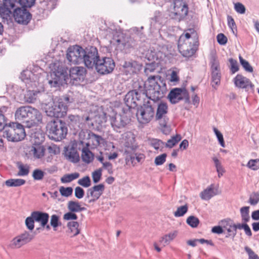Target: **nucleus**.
<instances>
[{
    "instance_id": "1",
    "label": "nucleus",
    "mask_w": 259,
    "mask_h": 259,
    "mask_svg": "<svg viewBox=\"0 0 259 259\" xmlns=\"http://www.w3.org/2000/svg\"><path fill=\"white\" fill-rule=\"evenodd\" d=\"M15 116L18 121L26 122V126L29 128L37 125L42 121L41 113L30 106H23L17 108Z\"/></svg>"
},
{
    "instance_id": "2",
    "label": "nucleus",
    "mask_w": 259,
    "mask_h": 259,
    "mask_svg": "<svg viewBox=\"0 0 259 259\" xmlns=\"http://www.w3.org/2000/svg\"><path fill=\"white\" fill-rule=\"evenodd\" d=\"M157 78L158 76H150L144 83L146 96L154 102L161 99L166 91V84L161 81L158 83Z\"/></svg>"
},
{
    "instance_id": "3",
    "label": "nucleus",
    "mask_w": 259,
    "mask_h": 259,
    "mask_svg": "<svg viewBox=\"0 0 259 259\" xmlns=\"http://www.w3.org/2000/svg\"><path fill=\"white\" fill-rule=\"evenodd\" d=\"M49 137L56 141H60L66 138L68 128L66 123L59 119H54L47 124Z\"/></svg>"
},
{
    "instance_id": "4",
    "label": "nucleus",
    "mask_w": 259,
    "mask_h": 259,
    "mask_svg": "<svg viewBox=\"0 0 259 259\" xmlns=\"http://www.w3.org/2000/svg\"><path fill=\"white\" fill-rule=\"evenodd\" d=\"M25 136L24 126L18 122L10 123L5 127L3 132V137L11 142L21 141Z\"/></svg>"
},
{
    "instance_id": "5",
    "label": "nucleus",
    "mask_w": 259,
    "mask_h": 259,
    "mask_svg": "<svg viewBox=\"0 0 259 259\" xmlns=\"http://www.w3.org/2000/svg\"><path fill=\"white\" fill-rule=\"evenodd\" d=\"M44 108L48 116L56 117V119L64 116L67 111V106L62 100L46 104Z\"/></svg>"
},
{
    "instance_id": "6",
    "label": "nucleus",
    "mask_w": 259,
    "mask_h": 259,
    "mask_svg": "<svg viewBox=\"0 0 259 259\" xmlns=\"http://www.w3.org/2000/svg\"><path fill=\"white\" fill-rule=\"evenodd\" d=\"M49 219V214L40 211H34L31 213L29 217L25 220V225L27 228L32 231L34 228V222L40 223V226L45 228L48 224Z\"/></svg>"
},
{
    "instance_id": "7",
    "label": "nucleus",
    "mask_w": 259,
    "mask_h": 259,
    "mask_svg": "<svg viewBox=\"0 0 259 259\" xmlns=\"http://www.w3.org/2000/svg\"><path fill=\"white\" fill-rule=\"evenodd\" d=\"M100 58L97 49L95 47H89L83 49L82 63L87 68H94Z\"/></svg>"
},
{
    "instance_id": "8",
    "label": "nucleus",
    "mask_w": 259,
    "mask_h": 259,
    "mask_svg": "<svg viewBox=\"0 0 259 259\" xmlns=\"http://www.w3.org/2000/svg\"><path fill=\"white\" fill-rule=\"evenodd\" d=\"M68 79L67 70L63 67H58L51 74V78L48 79V83L51 87H59L66 84Z\"/></svg>"
},
{
    "instance_id": "9",
    "label": "nucleus",
    "mask_w": 259,
    "mask_h": 259,
    "mask_svg": "<svg viewBox=\"0 0 259 259\" xmlns=\"http://www.w3.org/2000/svg\"><path fill=\"white\" fill-rule=\"evenodd\" d=\"M155 111L151 102L148 101L138 109L137 116L139 121L143 124L149 122L153 118Z\"/></svg>"
},
{
    "instance_id": "10",
    "label": "nucleus",
    "mask_w": 259,
    "mask_h": 259,
    "mask_svg": "<svg viewBox=\"0 0 259 259\" xmlns=\"http://www.w3.org/2000/svg\"><path fill=\"white\" fill-rule=\"evenodd\" d=\"M188 13L187 4L183 0H175L174 2V11L170 14V17L178 21L183 20Z\"/></svg>"
},
{
    "instance_id": "11",
    "label": "nucleus",
    "mask_w": 259,
    "mask_h": 259,
    "mask_svg": "<svg viewBox=\"0 0 259 259\" xmlns=\"http://www.w3.org/2000/svg\"><path fill=\"white\" fill-rule=\"evenodd\" d=\"M168 99L172 104H176L183 100H185L186 103H190L189 93L185 88L172 89L168 95Z\"/></svg>"
},
{
    "instance_id": "12",
    "label": "nucleus",
    "mask_w": 259,
    "mask_h": 259,
    "mask_svg": "<svg viewBox=\"0 0 259 259\" xmlns=\"http://www.w3.org/2000/svg\"><path fill=\"white\" fill-rule=\"evenodd\" d=\"M83 48L75 45L68 48L66 53V59L70 64H79L82 63Z\"/></svg>"
},
{
    "instance_id": "13",
    "label": "nucleus",
    "mask_w": 259,
    "mask_h": 259,
    "mask_svg": "<svg viewBox=\"0 0 259 259\" xmlns=\"http://www.w3.org/2000/svg\"><path fill=\"white\" fill-rule=\"evenodd\" d=\"M16 0H3V4L0 5V15L3 22H12V10L16 9Z\"/></svg>"
},
{
    "instance_id": "14",
    "label": "nucleus",
    "mask_w": 259,
    "mask_h": 259,
    "mask_svg": "<svg viewBox=\"0 0 259 259\" xmlns=\"http://www.w3.org/2000/svg\"><path fill=\"white\" fill-rule=\"evenodd\" d=\"M115 67L113 60L110 57L99 58L95 68L97 71L101 74H106L111 73Z\"/></svg>"
},
{
    "instance_id": "15",
    "label": "nucleus",
    "mask_w": 259,
    "mask_h": 259,
    "mask_svg": "<svg viewBox=\"0 0 259 259\" xmlns=\"http://www.w3.org/2000/svg\"><path fill=\"white\" fill-rule=\"evenodd\" d=\"M13 16L15 21L20 24H27L31 19V15L25 8L17 7L14 9Z\"/></svg>"
},
{
    "instance_id": "16",
    "label": "nucleus",
    "mask_w": 259,
    "mask_h": 259,
    "mask_svg": "<svg viewBox=\"0 0 259 259\" xmlns=\"http://www.w3.org/2000/svg\"><path fill=\"white\" fill-rule=\"evenodd\" d=\"M104 189L105 186L102 184L95 185L89 189L86 196V198L89 199V203L94 202L97 200L103 194Z\"/></svg>"
},
{
    "instance_id": "17",
    "label": "nucleus",
    "mask_w": 259,
    "mask_h": 259,
    "mask_svg": "<svg viewBox=\"0 0 259 259\" xmlns=\"http://www.w3.org/2000/svg\"><path fill=\"white\" fill-rule=\"evenodd\" d=\"M113 40L116 42L117 47L125 53H129L130 50L136 45L135 40L131 37L114 39Z\"/></svg>"
},
{
    "instance_id": "18",
    "label": "nucleus",
    "mask_w": 259,
    "mask_h": 259,
    "mask_svg": "<svg viewBox=\"0 0 259 259\" xmlns=\"http://www.w3.org/2000/svg\"><path fill=\"white\" fill-rule=\"evenodd\" d=\"M144 83H140L139 81H136L133 84L134 89L129 91L126 94V99L130 101L133 100V96H136L135 99L136 102L141 99L142 96L145 94L143 90Z\"/></svg>"
},
{
    "instance_id": "19",
    "label": "nucleus",
    "mask_w": 259,
    "mask_h": 259,
    "mask_svg": "<svg viewBox=\"0 0 259 259\" xmlns=\"http://www.w3.org/2000/svg\"><path fill=\"white\" fill-rule=\"evenodd\" d=\"M87 72L86 69L83 67L75 66L70 68L69 70V76L71 80L76 81L77 83L79 81L84 80Z\"/></svg>"
},
{
    "instance_id": "20",
    "label": "nucleus",
    "mask_w": 259,
    "mask_h": 259,
    "mask_svg": "<svg viewBox=\"0 0 259 259\" xmlns=\"http://www.w3.org/2000/svg\"><path fill=\"white\" fill-rule=\"evenodd\" d=\"M234 83L236 88L244 89L248 91L253 87L251 81L241 74H237L233 79Z\"/></svg>"
},
{
    "instance_id": "21",
    "label": "nucleus",
    "mask_w": 259,
    "mask_h": 259,
    "mask_svg": "<svg viewBox=\"0 0 259 259\" xmlns=\"http://www.w3.org/2000/svg\"><path fill=\"white\" fill-rule=\"evenodd\" d=\"M122 71L126 75L137 73L141 69V65L135 61H124L122 65Z\"/></svg>"
},
{
    "instance_id": "22",
    "label": "nucleus",
    "mask_w": 259,
    "mask_h": 259,
    "mask_svg": "<svg viewBox=\"0 0 259 259\" xmlns=\"http://www.w3.org/2000/svg\"><path fill=\"white\" fill-rule=\"evenodd\" d=\"M32 239L30 234L25 231L15 237L12 241V245L15 248H20L23 245L29 242Z\"/></svg>"
},
{
    "instance_id": "23",
    "label": "nucleus",
    "mask_w": 259,
    "mask_h": 259,
    "mask_svg": "<svg viewBox=\"0 0 259 259\" xmlns=\"http://www.w3.org/2000/svg\"><path fill=\"white\" fill-rule=\"evenodd\" d=\"M125 153L130 154L134 153L138 148L136 143L135 137L134 135L131 133H127L125 136Z\"/></svg>"
},
{
    "instance_id": "24",
    "label": "nucleus",
    "mask_w": 259,
    "mask_h": 259,
    "mask_svg": "<svg viewBox=\"0 0 259 259\" xmlns=\"http://www.w3.org/2000/svg\"><path fill=\"white\" fill-rule=\"evenodd\" d=\"M110 122L114 130L118 132V130L125 127L128 122V119L124 115L116 114L115 116L111 117Z\"/></svg>"
},
{
    "instance_id": "25",
    "label": "nucleus",
    "mask_w": 259,
    "mask_h": 259,
    "mask_svg": "<svg viewBox=\"0 0 259 259\" xmlns=\"http://www.w3.org/2000/svg\"><path fill=\"white\" fill-rule=\"evenodd\" d=\"M168 111V106L166 103H160L157 107L155 118L156 120H160L163 118L164 120L160 123L161 126L165 127L167 122L165 120L166 115Z\"/></svg>"
},
{
    "instance_id": "26",
    "label": "nucleus",
    "mask_w": 259,
    "mask_h": 259,
    "mask_svg": "<svg viewBox=\"0 0 259 259\" xmlns=\"http://www.w3.org/2000/svg\"><path fill=\"white\" fill-rule=\"evenodd\" d=\"M65 156L70 161L76 163L79 160V154L75 148L68 146L65 148Z\"/></svg>"
},
{
    "instance_id": "27",
    "label": "nucleus",
    "mask_w": 259,
    "mask_h": 259,
    "mask_svg": "<svg viewBox=\"0 0 259 259\" xmlns=\"http://www.w3.org/2000/svg\"><path fill=\"white\" fill-rule=\"evenodd\" d=\"M46 149L39 144H34L30 148L29 153L35 159L41 158L45 155Z\"/></svg>"
},
{
    "instance_id": "28",
    "label": "nucleus",
    "mask_w": 259,
    "mask_h": 259,
    "mask_svg": "<svg viewBox=\"0 0 259 259\" xmlns=\"http://www.w3.org/2000/svg\"><path fill=\"white\" fill-rule=\"evenodd\" d=\"M222 226L223 227L224 231H227L228 235L227 237H232L234 238L236 235V232L235 230L234 223L231 220H224L222 221Z\"/></svg>"
},
{
    "instance_id": "29",
    "label": "nucleus",
    "mask_w": 259,
    "mask_h": 259,
    "mask_svg": "<svg viewBox=\"0 0 259 259\" xmlns=\"http://www.w3.org/2000/svg\"><path fill=\"white\" fill-rule=\"evenodd\" d=\"M217 191L218 190L217 189H214L213 186L211 185L209 187H207L206 189L200 193V196L203 200H209L211 197L217 195Z\"/></svg>"
},
{
    "instance_id": "30",
    "label": "nucleus",
    "mask_w": 259,
    "mask_h": 259,
    "mask_svg": "<svg viewBox=\"0 0 259 259\" xmlns=\"http://www.w3.org/2000/svg\"><path fill=\"white\" fill-rule=\"evenodd\" d=\"M67 207L69 211L74 212H79L86 209L85 207H81L78 201H69Z\"/></svg>"
},
{
    "instance_id": "31",
    "label": "nucleus",
    "mask_w": 259,
    "mask_h": 259,
    "mask_svg": "<svg viewBox=\"0 0 259 259\" xmlns=\"http://www.w3.org/2000/svg\"><path fill=\"white\" fill-rule=\"evenodd\" d=\"M211 72H220L219 62L215 54H212L210 58Z\"/></svg>"
},
{
    "instance_id": "32",
    "label": "nucleus",
    "mask_w": 259,
    "mask_h": 259,
    "mask_svg": "<svg viewBox=\"0 0 259 259\" xmlns=\"http://www.w3.org/2000/svg\"><path fill=\"white\" fill-rule=\"evenodd\" d=\"M81 158L84 162L89 163L93 159V155L88 148H83L82 150Z\"/></svg>"
},
{
    "instance_id": "33",
    "label": "nucleus",
    "mask_w": 259,
    "mask_h": 259,
    "mask_svg": "<svg viewBox=\"0 0 259 259\" xmlns=\"http://www.w3.org/2000/svg\"><path fill=\"white\" fill-rule=\"evenodd\" d=\"M39 92L29 90L26 92L24 95L25 101L27 103H33L36 99Z\"/></svg>"
},
{
    "instance_id": "34",
    "label": "nucleus",
    "mask_w": 259,
    "mask_h": 259,
    "mask_svg": "<svg viewBox=\"0 0 259 259\" xmlns=\"http://www.w3.org/2000/svg\"><path fill=\"white\" fill-rule=\"evenodd\" d=\"M177 234L178 232L177 231L170 232L162 237L160 240V242L163 243L164 245H167L170 242V241H172L176 238Z\"/></svg>"
},
{
    "instance_id": "35",
    "label": "nucleus",
    "mask_w": 259,
    "mask_h": 259,
    "mask_svg": "<svg viewBox=\"0 0 259 259\" xmlns=\"http://www.w3.org/2000/svg\"><path fill=\"white\" fill-rule=\"evenodd\" d=\"M25 180L21 179H11L6 181L5 184L8 187H19L25 184Z\"/></svg>"
},
{
    "instance_id": "36",
    "label": "nucleus",
    "mask_w": 259,
    "mask_h": 259,
    "mask_svg": "<svg viewBox=\"0 0 259 259\" xmlns=\"http://www.w3.org/2000/svg\"><path fill=\"white\" fill-rule=\"evenodd\" d=\"M17 167L19 169L18 176H25L28 175L29 172V166L28 165L23 164L21 162H18Z\"/></svg>"
},
{
    "instance_id": "37",
    "label": "nucleus",
    "mask_w": 259,
    "mask_h": 259,
    "mask_svg": "<svg viewBox=\"0 0 259 259\" xmlns=\"http://www.w3.org/2000/svg\"><path fill=\"white\" fill-rule=\"evenodd\" d=\"M79 177V174L78 172L66 174L61 178V181L63 183H68L77 179Z\"/></svg>"
},
{
    "instance_id": "38",
    "label": "nucleus",
    "mask_w": 259,
    "mask_h": 259,
    "mask_svg": "<svg viewBox=\"0 0 259 259\" xmlns=\"http://www.w3.org/2000/svg\"><path fill=\"white\" fill-rule=\"evenodd\" d=\"M129 154V156L130 158V160L132 164L134 165L136 164L135 162V160L137 161V162H141L145 159V156L142 153H131Z\"/></svg>"
},
{
    "instance_id": "39",
    "label": "nucleus",
    "mask_w": 259,
    "mask_h": 259,
    "mask_svg": "<svg viewBox=\"0 0 259 259\" xmlns=\"http://www.w3.org/2000/svg\"><path fill=\"white\" fill-rule=\"evenodd\" d=\"M67 227L72 233L73 236H75L79 234L80 230L78 229L79 224L77 222L71 221L67 224Z\"/></svg>"
},
{
    "instance_id": "40",
    "label": "nucleus",
    "mask_w": 259,
    "mask_h": 259,
    "mask_svg": "<svg viewBox=\"0 0 259 259\" xmlns=\"http://www.w3.org/2000/svg\"><path fill=\"white\" fill-rule=\"evenodd\" d=\"M150 145L155 150L162 151L164 143L160 140L157 139H152L149 141Z\"/></svg>"
},
{
    "instance_id": "41",
    "label": "nucleus",
    "mask_w": 259,
    "mask_h": 259,
    "mask_svg": "<svg viewBox=\"0 0 259 259\" xmlns=\"http://www.w3.org/2000/svg\"><path fill=\"white\" fill-rule=\"evenodd\" d=\"M89 140L92 142L94 146H97L100 144L101 141L103 140L102 138L93 133L89 134Z\"/></svg>"
},
{
    "instance_id": "42",
    "label": "nucleus",
    "mask_w": 259,
    "mask_h": 259,
    "mask_svg": "<svg viewBox=\"0 0 259 259\" xmlns=\"http://www.w3.org/2000/svg\"><path fill=\"white\" fill-rule=\"evenodd\" d=\"M249 206H244L240 208V213L242 221L247 223L249 221L250 217L249 215Z\"/></svg>"
},
{
    "instance_id": "43",
    "label": "nucleus",
    "mask_w": 259,
    "mask_h": 259,
    "mask_svg": "<svg viewBox=\"0 0 259 259\" xmlns=\"http://www.w3.org/2000/svg\"><path fill=\"white\" fill-rule=\"evenodd\" d=\"M181 140V137L180 135H176L169 139L165 144V147L171 148L176 145Z\"/></svg>"
},
{
    "instance_id": "44",
    "label": "nucleus",
    "mask_w": 259,
    "mask_h": 259,
    "mask_svg": "<svg viewBox=\"0 0 259 259\" xmlns=\"http://www.w3.org/2000/svg\"><path fill=\"white\" fill-rule=\"evenodd\" d=\"M188 31L186 32L185 34L181 35L178 41H180V42H189V39L191 38V34L194 35L195 33L193 29H189Z\"/></svg>"
},
{
    "instance_id": "45",
    "label": "nucleus",
    "mask_w": 259,
    "mask_h": 259,
    "mask_svg": "<svg viewBox=\"0 0 259 259\" xmlns=\"http://www.w3.org/2000/svg\"><path fill=\"white\" fill-rule=\"evenodd\" d=\"M221 78V72H211V83L213 88H215L214 85H218L220 84Z\"/></svg>"
},
{
    "instance_id": "46",
    "label": "nucleus",
    "mask_w": 259,
    "mask_h": 259,
    "mask_svg": "<svg viewBox=\"0 0 259 259\" xmlns=\"http://www.w3.org/2000/svg\"><path fill=\"white\" fill-rule=\"evenodd\" d=\"M239 60L241 65L246 72L250 73L253 72V68L247 61L243 59L241 56H239Z\"/></svg>"
},
{
    "instance_id": "47",
    "label": "nucleus",
    "mask_w": 259,
    "mask_h": 259,
    "mask_svg": "<svg viewBox=\"0 0 259 259\" xmlns=\"http://www.w3.org/2000/svg\"><path fill=\"white\" fill-rule=\"evenodd\" d=\"M212 160L214 163L219 177H221L224 172V169L219 160L217 157H213Z\"/></svg>"
},
{
    "instance_id": "48",
    "label": "nucleus",
    "mask_w": 259,
    "mask_h": 259,
    "mask_svg": "<svg viewBox=\"0 0 259 259\" xmlns=\"http://www.w3.org/2000/svg\"><path fill=\"white\" fill-rule=\"evenodd\" d=\"M186 222L192 228H196L199 224V220L197 217L191 215L187 218Z\"/></svg>"
},
{
    "instance_id": "49",
    "label": "nucleus",
    "mask_w": 259,
    "mask_h": 259,
    "mask_svg": "<svg viewBox=\"0 0 259 259\" xmlns=\"http://www.w3.org/2000/svg\"><path fill=\"white\" fill-rule=\"evenodd\" d=\"M259 202V194L257 192L252 193L249 198L248 202L251 205H255Z\"/></svg>"
},
{
    "instance_id": "50",
    "label": "nucleus",
    "mask_w": 259,
    "mask_h": 259,
    "mask_svg": "<svg viewBox=\"0 0 259 259\" xmlns=\"http://www.w3.org/2000/svg\"><path fill=\"white\" fill-rule=\"evenodd\" d=\"M188 211V206L187 205L179 207L177 210L174 212V215L176 217L183 216Z\"/></svg>"
},
{
    "instance_id": "51",
    "label": "nucleus",
    "mask_w": 259,
    "mask_h": 259,
    "mask_svg": "<svg viewBox=\"0 0 259 259\" xmlns=\"http://www.w3.org/2000/svg\"><path fill=\"white\" fill-rule=\"evenodd\" d=\"M44 176L45 172L39 169H34L32 173V177L34 180H41L44 178Z\"/></svg>"
},
{
    "instance_id": "52",
    "label": "nucleus",
    "mask_w": 259,
    "mask_h": 259,
    "mask_svg": "<svg viewBox=\"0 0 259 259\" xmlns=\"http://www.w3.org/2000/svg\"><path fill=\"white\" fill-rule=\"evenodd\" d=\"M78 184L84 187L88 188L91 185V181L89 176H85L78 181Z\"/></svg>"
},
{
    "instance_id": "53",
    "label": "nucleus",
    "mask_w": 259,
    "mask_h": 259,
    "mask_svg": "<svg viewBox=\"0 0 259 259\" xmlns=\"http://www.w3.org/2000/svg\"><path fill=\"white\" fill-rule=\"evenodd\" d=\"M166 153H163L156 156L154 160L155 164L157 166L162 165L166 161Z\"/></svg>"
},
{
    "instance_id": "54",
    "label": "nucleus",
    "mask_w": 259,
    "mask_h": 259,
    "mask_svg": "<svg viewBox=\"0 0 259 259\" xmlns=\"http://www.w3.org/2000/svg\"><path fill=\"white\" fill-rule=\"evenodd\" d=\"M102 168H100L92 172V178L94 183H98L102 177Z\"/></svg>"
},
{
    "instance_id": "55",
    "label": "nucleus",
    "mask_w": 259,
    "mask_h": 259,
    "mask_svg": "<svg viewBox=\"0 0 259 259\" xmlns=\"http://www.w3.org/2000/svg\"><path fill=\"white\" fill-rule=\"evenodd\" d=\"M247 166L250 169L256 170L259 169V159H251L250 160L247 164Z\"/></svg>"
},
{
    "instance_id": "56",
    "label": "nucleus",
    "mask_w": 259,
    "mask_h": 259,
    "mask_svg": "<svg viewBox=\"0 0 259 259\" xmlns=\"http://www.w3.org/2000/svg\"><path fill=\"white\" fill-rule=\"evenodd\" d=\"M2 109L3 110H5L6 109V107L5 106H4L0 109V132L2 131L3 130H5V127L7 126V124L6 123L5 117L4 114L2 113Z\"/></svg>"
},
{
    "instance_id": "57",
    "label": "nucleus",
    "mask_w": 259,
    "mask_h": 259,
    "mask_svg": "<svg viewBox=\"0 0 259 259\" xmlns=\"http://www.w3.org/2000/svg\"><path fill=\"white\" fill-rule=\"evenodd\" d=\"M61 194L65 197H68L72 194L73 189L71 187H61L59 189Z\"/></svg>"
},
{
    "instance_id": "58",
    "label": "nucleus",
    "mask_w": 259,
    "mask_h": 259,
    "mask_svg": "<svg viewBox=\"0 0 259 259\" xmlns=\"http://www.w3.org/2000/svg\"><path fill=\"white\" fill-rule=\"evenodd\" d=\"M213 132L215 133L218 140L221 145L222 147H225V144L224 141V138L223 135L221 134V133L215 127H213Z\"/></svg>"
},
{
    "instance_id": "59",
    "label": "nucleus",
    "mask_w": 259,
    "mask_h": 259,
    "mask_svg": "<svg viewBox=\"0 0 259 259\" xmlns=\"http://www.w3.org/2000/svg\"><path fill=\"white\" fill-rule=\"evenodd\" d=\"M35 3V0H19V3L22 8H30Z\"/></svg>"
},
{
    "instance_id": "60",
    "label": "nucleus",
    "mask_w": 259,
    "mask_h": 259,
    "mask_svg": "<svg viewBox=\"0 0 259 259\" xmlns=\"http://www.w3.org/2000/svg\"><path fill=\"white\" fill-rule=\"evenodd\" d=\"M229 62L231 64V71L232 73H235L239 70L237 62L232 58L229 59Z\"/></svg>"
},
{
    "instance_id": "61",
    "label": "nucleus",
    "mask_w": 259,
    "mask_h": 259,
    "mask_svg": "<svg viewBox=\"0 0 259 259\" xmlns=\"http://www.w3.org/2000/svg\"><path fill=\"white\" fill-rule=\"evenodd\" d=\"M77 215L74 212L69 211L63 215V219L65 220H76L77 219Z\"/></svg>"
},
{
    "instance_id": "62",
    "label": "nucleus",
    "mask_w": 259,
    "mask_h": 259,
    "mask_svg": "<svg viewBox=\"0 0 259 259\" xmlns=\"http://www.w3.org/2000/svg\"><path fill=\"white\" fill-rule=\"evenodd\" d=\"M234 9L235 11L239 14H244L245 12V8L244 6L240 3H237L235 4Z\"/></svg>"
},
{
    "instance_id": "63",
    "label": "nucleus",
    "mask_w": 259,
    "mask_h": 259,
    "mask_svg": "<svg viewBox=\"0 0 259 259\" xmlns=\"http://www.w3.org/2000/svg\"><path fill=\"white\" fill-rule=\"evenodd\" d=\"M218 43L221 45H225L227 42V37L223 33H219L217 36Z\"/></svg>"
},
{
    "instance_id": "64",
    "label": "nucleus",
    "mask_w": 259,
    "mask_h": 259,
    "mask_svg": "<svg viewBox=\"0 0 259 259\" xmlns=\"http://www.w3.org/2000/svg\"><path fill=\"white\" fill-rule=\"evenodd\" d=\"M245 250L248 255L249 259H259V256L249 247L246 246Z\"/></svg>"
}]
</instances>
